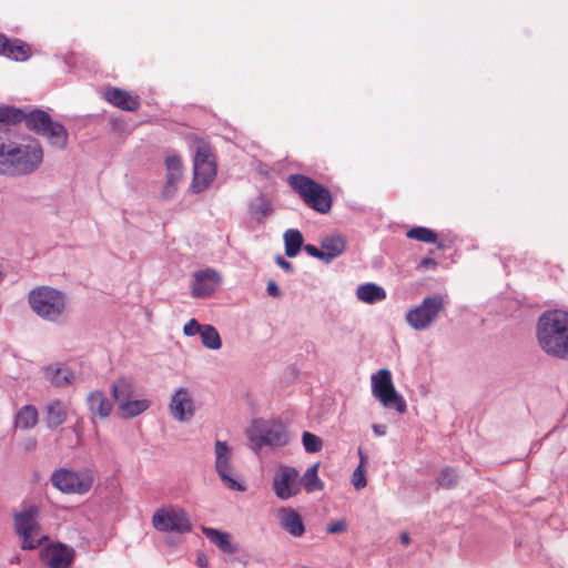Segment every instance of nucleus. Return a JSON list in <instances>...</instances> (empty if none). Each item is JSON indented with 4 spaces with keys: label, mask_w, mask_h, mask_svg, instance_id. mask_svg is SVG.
<instances>
[{
    "label": "nucleus",
    "mask_w": 568,
    "mask_h": 568,
    "mask_svg": "<svg viewBox=\"0 0 568 568\" xmlns=\"http://www.w3.org/2000/svg\"><path fill=\"white\" fill-rule=\"evenodd\" d=\"M419 266H426V257L420 258Z\"/></svg>",
    "instance_id": "nucleus-56"
},
{
    "label": "nucleus",
    "mask_w": 568,
    "mask_h": 568,
    "mask_svg": "<svg viewBox=\"0 0 568 568\" xmlns=\"http://www.w3.org/2000/svg\"><path fill=\"white\" fill-rule=\"evenodd\" d=\"M455 237L450 234L437 233L428 229V244L435 245L437 250L446 251L453 246Z\"/></svg>",
    "instance_id": "nucleus-35"
},
{
    "label": "nucleus",
    "mask_w": 568,
    "mask_h": 568,
    "mask_svg": "<svg viewBox=\"0 0 568 568\" xmlns=\"http://www.w3.org/2000/svg\"><path fill=\"white\" fill-rule=\"evenodd\" d=\"M346 529H347V524L344 519L333 521V523L328 524L326 527V531L328 534H342V532L346 531Z\"/></svg>",
    "instance_id": "nucleus-43"
},
{
    "label": "nucleus",
    "mask_w": 568,
    "mask_h": 568,
    "mask_svg": "<svg viewBox=\"0 0 568 568\" xmlns=\"http://www.w3.org/2000/svg\"><path fill=\"white\" fill-rule=\"evenodd\" d=\"M406 321L415 329L426 328V297L406 314Z\"/></svg>",
    "instance_id": "nucleus-31"
},
{
    "label": "nucleus",
    "mask_w": 568,
    "mask_h": 568,
    "mask_svg": "<svg viewBox=\"0 0 568 568\" xmlns=\"http://www.w3.org/2000/svg\"><path fill=\"white\" fill-rule=\"evenodd\" d=\"M31 114V110L27 111L26 109L18 108L14 105H1L0 106V128L16 125L24 122L28 128L29 115Z\"/></svg>",
    "instance_id": "nucleus-20"
},
{
    "label": "nucleus",
    "mask_w": 568,
    "mask_h": 568,
    "mask_svg": "<svg viewBox=\"0 0 568 568\" xmlns=\"http://www.w3.org/2000/svg\"><path fill=\"white\" fill-rule=\"evenodd\" d=\"M458 479V475L454 468L445 467L442 469L437 477V483L439 486L445 488L453 487Z\"/></svg>",
    "instance_id": "nucleus-39"
},
{
    "label": "nucleus",
    "mask_w": 568,
    "mask_h": 568,
    "mask_svg": "<svg viewBox=\"0 0 568 568\" xmlns=\"http://www.w3.org/2000/svg\"><path fill=\"white\" fill-rule=\"evenodd\" d=\"M38 518L39 508L36 505L13 513L14 531L22 539L21 547L24 550L37 549L48 540L47 536L38 537L40 530Z\"/></svg>",
    "instance_id": "nucleus-6"
},
{
    "label": "nucleus",
    "mask_w": 568,
    "mask_h": 568,
    "mask_svg": "<svg viewBox=\"0 0 568 568\" xmlns=\"http://www.w3.org/2000/svg\"><path fill=\"white\" fill-rule=\"evenodd\" d=\"M53 487L64 494H87L93 486L94 471L92 468H83L78 471L60 468L52 473Z\"/></svg>",
    "instance_id": "nucleus-8"
},
{
    "label": "nucleus",
    "mask_w": 568,
    "mask_h": 568,
    "mask_svg": "<svg viewBox=\"0 0 568 568\" xmlns=\"http://www.w3.org/2000/svg\"><path fill=\"white\" fill-rule=\"evenodd\" d=\"M447 295L428 296V326L437 318L439 312L445 308Z\"/></svg>",
    "instance_id": "nucleus-36"
},
{
    "label": "nucleus",
    "mask_w": 568,
    "mask_h": 568,
    "mask_svg": "<svg viewBox=\"0 0 568 568\" xmlns=\"http://www.w3.org/2000/svg\"><path fill=\"white\" fill-rule=\"evenodd\" d=\"M287 182L308 207L321 214L329 212L332 195L327 187L303 174H292Z\"/></svg>",
    "instance_id": "nucleus-4"
},
{
    "label": "nucleus",
    "mask_w": 568,
    "mask_h": 568,
    "mask_svg": "<svg viewBox=\"0 0 568 568\" xmlns=\"http://www.w3.org/2000/svg\"><path fill=\"white\" fill-rule=\"evenodd\" d=\"M200 336H201L202 344L206 348L213 349V351L221 348L222 341H221L217 329L214 326H212L210 324L203 325Z\"/></svg>",
    "instance_id": "nucleus-32"
},
{
    "label": "nucleus",
    "mask_w": 568,
    "mask_h": 568,
    "mask_svg": "<svg viewBox=\"0 0 568 568\" xmlns=\"http://www.w3.org/2000/svg\"><path fill=\"white\" fill-rule=\"evenodd\" d=\"M304 251L312 257H315V258H318L321 260L322 262L325 263V256H324V253H323V250L322 247L318 248L316 247L315 245H312V244H306L304 246Z\"/></svg>",
    "instance_id": "nucleus-45"
},
{
    "label": "nucleus",
    "mask_w": 568,
    "mask_h": 568,
    "mask_svg": "<svg viewBox=\"0 0 568 568\" xmlns=\"http://www.w3.org/2000/svg\"><path fill=\"white\" fill-rule=\"evenodd\" d=\"M321 246L325 256V264H329L334 258L338 257L346 250L345 240L337 236L325 237L321 242Z\"/></svg>",
    "instance_id": "nucleus-25"
},
{
    "label": "nucleus",
    "mask_w": 568,
    "mask_h": 568,
    "mask_svg": "<svg viewBox=\"0 0 568 568\" xmlns=\"http://www.w3.org/2000/svg\"><path fill=\"white\" fill-rule=\"evenodd\" d=\"M407 237L426 242V226L413 227L407 232Z\"/></svg>",
    "instance_id": "nucleus-44"
},
{
    "label": "nucleus",
    "mask_w": 568,
    "mask_h": 568,
    "mask_svg": "<svg viewBox=\"0 0 568 568\" xmlns=\"http://www.w3.org/2000/svg\"><path fill=\"white\" fill-rule=\"evenodd\" d=\"M87 403L91 414L100 416L101 418L108 417L112 412V403L101 390L90 393Z\"/></svg>",
    "instance_id": "nucleus-21"
},
{
    "label": "nucleus",
    "mask_w": 568,
    "mask_h": 568,
    "mask_svg": "<svg viewBox=\"0 0 568 568\" xmlns=\"http://www.w3.org/2000/svg\"><path fill=\"white\" fill-rule=\"evenodd\" d=\"M221 283L220 274L213 268L197 271L194 274L192 296L195 298H207L212 296Z\"/></svg>",
    "instance_id": "nucleus-14"
},
{
    "label": "nucleus",
    "mask_w": 568,
    "mask_h": 568,
    "mask_svg": "<svg viewBox=\"0 0 568 568\" xmlns=\"http://www.w3.org/2000/svg\"><path fill=\"white\" fill-rule=\"evenodd\" d=\"M165 165L168 172H182V161L179 155H169Z\"/></svg>",
    "instance_id": "nucleus-41"
},
{
    "label": "nucleus",
    "mask_w": 568,
    "mask_h": 568,
    "mask_svg": "<svg viewBox=\"0 0 568 568\" xmlns=\"http://www.w3.org/2000/svg\"><path fill=\"white\" fill-rule=\"evenodd\" d=\"M170 408L175 419L189 420L193 416V402L185 388H179L171 398Z\"/></svg>",
    "instance_id": "nucleus-16"
},
{
    "label": "nucleus",
    "mask_w": 568,
    "mask_h": 568,
    "mask_svg": "<svg viewBox=\"0 0 568 568\" xmlns=\"http://www.w3.org/2000/svg\"><path fill=\"white\" fill-rule=\"evenodd\" d=\"M150 406L151 402L149 399H130L124 402L119 409L124 417L132 418L145 412Z\"/></svg>",
    "instance_id": "nucleus-33"
},
{
    "label": "nucleus",
    "mask_w": 568,
    "mask_h": 568,
    "mask_svg": "<svg viewBox=\"0 0 568 568\" xmlns=\"http://www.w3.org/2000/svg\"><path fill=\"white\" fill-rule=\"evenodd\" d=\"M74 557L75 550L61 542L48 545L40 552L41 560L49 568H69Z\"/></svg>",
    "instance_id": "nucleus-13"
},
{
    "label": "nucleus",
    "mask_w": 568,
    "mask_h": 568,
    "mask_svg": "<svg viewBox=\"0 0 568 568\" xmlns=\"http://www.w3.org/2000/svg\"><path fill=\"white\" fill-rule=\"evenodd\" d=\"M104 95L108 102L124 111H136L140 108L139 100L124 90L110 88Z\"/></svg>",
    "instance_id": "nucleus-19"
},
{
    "label": "nucleus",
    "mask_w": 568,
    "mask_h": 568,
    "mask_svg": "<svg viewBox=\"0 0 568 568\" xmlns=\"http://www.w3.org/2000/svg\"><path fill=\"white\" fill-rule=\"evenodd\" d=\"M2 54L9 59L14 61H27L31 57V48L29 44L22 42L21 40L10 41L7 38L6 48L2 51Z\"/></svg>",
    "instance_id": "nucleus-26"
},
{
    "label": "nucleus",
    "mask_w": 568,
    "mask_h": 568,
    "mask_svg": "<svg viewBox=\"0 0 568 568\" xmlns=\"http://www.w3.org/2000/svg\"><path fill=\"white\" fill-rule=\"evenodd\" d=\"M400 541L404 544V545H408L410 542V537L407 532H402L400 534Z\"/></svg>",
    "instance_id": "nucleus-54"
},
{
    "label": "nucleus",
    "mask_w": 568,
    "mask_h": 568,
    "mask_svg": "<svg viewBox=\"0 0 568 568\" xmlns=\"http://www.w3.org/2000/svg\"><path fill=\"white\" fill-rule=\"evenodd\" d=\"M43 377L54 387L62 388L70 385L74 379L73 372L61 364H50L42 368Z\"/></svg>",
    "instance_id": "nucleus-17"
},
{
    "label": "nucleus",
    "mask_w": 568,
    "mask_h": 568,
    "mask_svg": "<svg viewBox=\"0 0 568 568\" xmlns=\"http://www.w3.org/2000/svg\"><path fill=\"white\" fill-rule=\"evenodd\" d=\"M429 254H433V250L428 248V260H427L428 270H430L437 265V262L435 261V258L430 257Z\"/></svg>",
    "instance_id": "nucleus-52"
},
{
    "label": "nucleus",
    "mask_w": 568,
    "mask_h": 568,
    "mask_svg": "<svg viewBox=\"0 0 568 568\" xmlns=\"http://www.w3.org/2000/svg\"><path fill=\"white\" fill-rule=\"evenodd\" d=\"M206 162H214L213 154L211 152L210 146L203 142L200 141L195 145V154L193 163H206Z\"/></svg>",
    "instance_id": "nucleus-38"
},
{
    "label": "nucleus",
    "mask_w": 568,
    "mask_h": 568,
    "mask_svg": "<svg viewBox=\"0 0 568 568\" xmlns=\"http://www.w3.org/2000/svg\"><path fill=\"white\" fill-rule=\"evenodd\" d=\"M216 175L215 162L193 163V182L194 192H201L213 181Z\"/></svg>",
    "instance_id": "nucleus-18"
},
{
    "label": "nucleus",
    "mask_w": 568,
    "mask_h": 568,
    "mask_svg": "<svg viewBox=\"0 0 568 568\" xmlns=\"http://www.w3.org/2000/svg\"><path fill=\"white\" fill-rule=\"evenodd\" d=\"M246 435L254 452L263 447L285 446L290 442L286 427L278 422L255 420Z\"/></svg>",
    "instance_id": "nucleus-5"
},
{
    "label": "nucleus",
    "mask_w": 568,
    "mask_h": 568,
    "mask_svg": "<svg viewBox=\"0 0 568 568\" xmlns=\"http://www.w3.org/2000/svg\"><path fill=\"white\" fill-rule=\"evenodd\" d=\"M284 245H285V254L288 257L296 256L304 243V239L302 233L296 229H288L284 233Z\"/></svg>",
    "instance_id": "nucleus-28"
},
{
    "label": "nucleus",
    "mask_w": 568,
    "mask_h": 568,
    "mask_svg": "<svg viewBox=\"0 0 568 568\" xmlns=\"http://www.w3.org/2000/svg\"><path fill=\"white\" fill-rule=\"evenodd\" d=\"M30 308L42 320L52 323L65 321L67 296L51 286H37L28 294Z\"/></svg>",
    "instance_id": "nucleus-3"
},
{
    "label": "nucleus",
    "mask_w": 568,
    "mask_h": 568,
    "mask_svg": "<svg viewBox=\"0 0 568 568\" xmlns=\"http://www.w3.org/2000/svg\"><path fill=\"white\" fill-rule=\"evenodd\" d=\"M371 379L372 393L385 408L395 409L399 414L406 410V403L395 389L389 369H379Z\"/></svg>",
    "instance_id": "nucleus-9"
},
{
    "label": "nucleus",
    "mask_w": 568,
    "mask_h": 568,
    "mask_svg": "<svg viewBox=\"0 0 568 568\" xmlns=\"http://www.w3.org/2000/svg\"><path fill=\"white\" fill-rule=\"evenodd\" d=\"M373 432L377 436H384L386 434V426L381 424L373 425Z\"/></svg>",
    "instance_id": "nucleus-51"
},
{
    "label": "nucleus",
    "mask_w": 568,
    "mask_h": 568,
    "mask_svg": "<svg viewBox=\"0 0 568 568\" xmlns=\"http://www.w3.org/2000/svg\"><path fill=\"white\" fill-rule=\"evenodd\" d=\"M276 518L282 529L293 537H302L305 534V525L302 516L292 507H281L276 511Z\"/></svg>",
    "instance_id": "nucleus-15"
},
{
    "label": "nucleus",
    "mask_w": 568,
    "mask_h": 568,
    "mask_svg": "<svg viewBox=\"0 0 568 568\" xmlns=\"http://www.w3.org/2000/svg\"><path fill=\"white\" fill-rule=\"evenodd\" d=\"M203 328V325H201L195 318H191L183 327V333L186 336H194L196 334H200Z\"/></svg>",
    "instance_id": "nucleus-42"
},
{
    "label": "nucleus",
    "mask_w": 568,
    "mask_h": 568,
    "mask_svg": "<svg viewBox=\"0 0 568 568\" xmlns=\"http://www.w3.org/2000/svg\"><path fill=\"white\" fill-rule=\"evenodd\" d=\"M111 393L120 408L124 402H128L132 398L134 388L130 381L120 378L112 384Z\"/></svg>",
    "instance_id": "nucleus-27"
},
{
    "label": "nucleus",
    "mask_w": 568,
    "mask_h": 568,
    "mask_svg": "<svg viewBox=\"0 0 568 568\" xmlns=\"http://www.w3.org/2000/svg\"><path fill=\"white\" fill-rule=\"evenodd\" d=\"M356 297L366 304H375L386 298V291L375 283H365L357 287Z\"/></svg>",
    "instance_id": "nucleus-24"
},
{
    "label": "nucleus",
    "mask_w": 568,
    "mask_h": 568,
    "mask_svg": "<svg viewBox=\"0 0 568 568\" xmlns=\"http://www.w3.org/2000/svg\"><path fill=\"white\" fill-rule=\"evenodd\" d=\"M248 212L258 223H261L271 214L272 206L270 201L264 195H260L250 203Z\"/></svg>",
    "instance_id": "nucleus-30"
},
{
    "label": "nucleus",
    "mask_w": 568,
    "mask_h": 568,
    "mask_svg": "<svg viewBox=\"0 0 568 568\" xmlns=\"http://www.w3.org/2000/svg\"><path fill=\"white\" fill-rule=\"evenodd\" d=\"M537 338L545 353L568 359V312H545L538 320Z\"/></svg>",
    "instance_id": "nucleus-1"
},
{
    "label": "nucleus",
    "mask_w": 568,
    "mask_h": 568,
    "mask_svg": "<svg viewBox=\"0 0 568 568\" xmlns=\"http://www.w3.org/2000/svg\"><path fill=\"white\" fill-rule=\"evenodd\" d=\"M178 187L179 184L166 181L161 193L162 197L166 200L172 199L175 195Z\"/></svg>",
    "instance_id": "nucleus-46"
},
{
    "label": "nucleus",
    "mask_w": 568,
    "mask_h": 568,
    "mask_svg": "<svg viewBox=\"0 0 568 568\" xmlns=\"http://www.w3.org/2000/svg\"><path fill=\"white\" fill-rule=\"evenodd\" d=\"M28 129L44 136L52 148L63 150L68 145L69 134L64 125L53 121L50 114L43 110H31Z\"/></svg>",
    "instance_id": "nucleus-7"
},
{
    "label": "nucleus",
    "mask_w": 568,
    "mask_h": 568,
    "mask_svg": "<svg viewBox=\"0 0 568 568\" xmlns=\"http://www.w3.org/2000/svg\"><path fill=\"white\" fill-rule=\"evenodd\" d=\"M183 172H168L166 181L179 184L182 180Z\"/></svg>",
    "instance_id": "nucleus-49"
},
{
    "label": "nucleus",
    "mask_w": 568,
    "mask_h": 568,
    "mask_svg": "<svg viewBox=\"0 0 568 568\" xmlns=\"http://www.w3.org/2000/svg\"><path fill=\"white\" fill-rule=\"evenodd\" d=\"M272 488L275 496L281 500H287L296 496L302 489L300 473L292 466H280L273 477Z\"/></svg>",
    "instance_id": "nucleus-12"
},
{
    "label": "nucleus",
    "mask_w": 568,
    "mask_h": 568,
    "mask_svg": "<svg viewBox=\"0 0 568 568\" xmlns=\"http://www.w3.org/2000/svg\"><path fill=\"white\" fill-rule=\"evenodd\" d=\"M153 527L161 532L186 534L192 530L189 515L182 508H160L152 516Z\"/></svg>",
    "instance_id": "nucleus-11"
},
{
    "label": "nucleus",
    "mask_w": 568,
    "mask_h": 568,
    "mask_svg": "<svg viewBox=\"0 0 568 568\" xmlns=\"http://www.w3.org/2000/svg\"><path fill=\"white\" fill-rule=\"evenodd\" d=\"M3 173L28 175L34 172L43 160V150L37 142L29 144L2 143Z\"/></svg>",
    "instance_id": "nucleus-2"
},
{
    "label": "nucleus",
    "mask_w": 568,
    "mask_h": 568,
    "mask_svg": "<svg viewBox=\"0 0 568 568\" xmlns=\"http://www.w3.org/2000/svg\"><path fill=\"white\" fill-rule=\"evenodd\" d=\"M203 534L225 554H234L237 547L231 542V535L215 528L202 527Z\"/></svg>",
    "instance_id": "nucleus-23"
},
{
    "label": "nucleus",
    "mask_w": 568,
    "mask_h": 568,
    "mask_svg": "<svg viewBox=\"0 0 568 568\" xmlns=\"http://www.w3.org/2000/svg\"><path fill=\"white\" fill-rule=\"evenodd\" d=\"M275 262H276L277 266H280L285 272H287V273L294 272V267H293L292 263L288 262L287 260H285L283 256H281V255L276 256Z\"/></svg>",
    "instance_id": "nucleus-47"
},
{
    "label": "nucleus",
    "mask_w": 568,
    "mask_h": 568,
    "mask_svg": "<svg viewBox=\"0 0 568 568\" xmlns=\"http://www.w3.org/2000/svg\"><path fill=\"white\" fill-rule=\"evenodd\" d=\"M317 469L318 465L315 464L312 467L307 468L303 477L300 478L302 487H304L308 493L320 490L323 488V484L317 475Z\"/></svg>",
    "instance_id": "nucleus-34"
},
{
    "label": "nucleus",
    "mask_w": 568,
    "mask_h": 568,
    "mask_svg": "<svg viewBox=\"0 0 568 568\" xmlns=\"http://www.w3.org/2000/svg\"><path fill=\"white\" fill-rule=\"evenodd\" d=\"M266 292L272 297H280L282 295L281 290L274 281L267 283Z\"/></svg>",
    "instance_id": "nucleus-48"
},
{
    "label": "nucleus",
    "mask_w": 568,
    "mask_h": 568,
    "mask_svg": "<svg viewBox=\"0 0 568 568\" xmlns=\"http://www.w3.org/2000/svg\"><path fill=\"white\" fill-rule=\"evenodd\" d=\"M196 564L200 568H206L209 566V558L205 555L200 554L196 557Z\"/></svg>",
    "instance_id": "nucleus-50"
},
{
    "label": "nucleus",
    "mask_w": 568,
    "mask_h": 568,
    "mask_svg": "<svg viewBox=\"0 0 568 568\" xmlns=\"http://www.w3.org/2000/svg\"><path fill=\"white\" fill-rule=\"evenodd\" d=\"M38 416L33 405H24L16 415V425L23 429L33 428L38 423Z\"/></svg>",
    "instance_id": "nucleus-29"
},
{
    "label": "nucleus",
    "mask_w": 568,
    "mask_h": 568,
    "mask_svg": "<svg viewBox=\"0 0 568 568\" xmlns=\"http://www.w3.org/2000/svg\"><path fill=\"white\" fill-rule=\"evenodd\" d=\"M302 443L304 446V449L307 453H317L322 449L323 440L317 435L304 432L302 435Z\"/></svg>",
    "instance_id": "nucleus-37"
},
{
    "label": "nucleus",
    "mask_w": 568,
    "mask_h": 568,
    "mask_svg": "<svg viewBox=\"0 0 568 568\" xmlns=\"http://www.w3.org/2000/svg\"><path fill=\"white\" fill-rule=\"evenodd\" d=\"M362 460L364 458L362 457ZM352 483L356 489H362L366 486V477H365V470L363 468V462L355 468L352 477Z\"/></svg>",
    "instance_id": "nucleus-40"
},
{
    "label": "nucleus",
    "mask_w": 568,
    "mask_h": 568,
    "mask_svg": "<svg viewBox=\"0 0 568 568\" xmlns=\"http://www.w3.org/2000/svg\"><path fill=\"white\" fill-rule=\"evenodd\" d=\"M0 173H3V150H2V143H0Z\"/></svg>",
    "instance_id": "nucleus-55"
},
{
    "label": "nucleus",
    "mask_w": 568,
    "mask_h": 568,
    "mask_svg": "<svg viewBox=\"0 0 568 568\" xmlns=\"http://www.w3.org/2000/svg\"><path fill=\"white\" fill-rule=\"evenodd\" d=\"M45 424L48 428L55 429L67 420V409L63 403L54 399L45 405Z\"/></svg>",
    "instance_id": "nucleus-22"
},
{
    "label": "nucleus",
    "mask_w": 568,
    "mask_h": 568,
    "mask_svg": "<svg viewBox=\"0 0 568 568\" xmlns=\"http://www.w3.org/2000/svg\"><path fill=\"white\" fill-rule=\"evenodd\" d=\"M215 470L225 487L236 491H244L245 485L236 477L232 466V449L222 440L214 444Z\"/></svg>",
    "instance_id": "nucleus-10"
},
{
    "label": "nucleus",
    "mask_w": 568,
    "mask_h": 568,
    "mask_svg": "<svg viewBox=\"0 0 568 568\" xmlns=\"http://www.w3.org/2000/svg\"><path fill=\"white\" fill-rule=\"evenodd\" d=\"M7 44V37L0 33V54H2L3 49Z\"/></svg>",
    "instance_id": "nucleus-53"
}]
</instances>
